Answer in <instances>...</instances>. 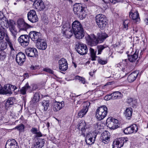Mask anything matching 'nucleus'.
Segmentation results:
<instances>
[{
  "label": "nucleus",
  "mask_w": 148,
  "mask_h": 148,
  "mask_svg": "<svg viewBox=\"0 0 148 148\" xmlns=\"http://www.w3.org/2000/svg\"><path fill=\"white\" fill-rule=\"evenodd\" d=\"M108 36V35L105 33H102L98 34L97 38L94 34L88 35L85 36V38L88 45L93 46L102 42Z\"/></svg>",
  "instance_id": "obj_1"
},
{
  "label": "nucleus",
  "mask_w": 148,
  "mask_h": 148,
  "mask_svg": "<svg viewBox=\"0 0 148 148\" xmlns=\"http://www.w3.org/2000/svg\"><path fill=\"white\" fill-rule=\"evenodd\" d=\"M5 20L4 23L0 22V31H2L5 29V28H9L10 31L14 36V38H16L17 30L15 27V23L13 20H10L8 21L7 18L4 19Z\"/></svg>",
  "instance_id": "obj_2"
},
{
  "label": "nucleus",
  "mask_w": 148,
  "mask_h": 148,
  "mask_svg": "<svg viewBox=\"0 0 148 148\" xmlns=\"http://www.w3.org/2000/svg\"><path fill=\"white\" fill-rule=\"evenodd\" d=\"M95 21L98 27L101 29H104L108 24L106 16L102 14L97 15L95 17Z\"/></svg>",
  "instance_id": "obj_3"
},
{
  "label": "nucleus",
  "mask_w": 148,
  "mask_h": 148,
  "mask_svg": "<svg viewBox=\"0 0 148 148\" xmlns=\"http://www.w3.org/2000/svg\"><path fill=\"white\" fill-rule=\"evenodd\" d=\"M108 109L105 106H103L97 109L96 113V116L99 120L104 119L106 116Z\"/></svg>",
  "instance_id": "obj_4"
},
{
  "label": "nucleus",
  "mask_w": 148,
  "mask_h": 148,
  "mask_svg": "<svg viewBox=\"0 0 148 148\" xmlns=\"http://www.w3.org/2000/svg\"><path fill=\"white\" fill-rule=\"evenodd\" d=\"M73 11L78 17L82 19L85 18L86 16V12L81 4L76 3L73 5Z\"/></svg>",
  "instance_id": "obj_5"
},
{
  "label": "nucleus",
  "mask_w": 148,
  "mask_h": 148,
  "mask_svg": "<svg viewBox=\"0 0 148 148\" xmlns=\"http://www.w3.org/2000/svg\"><path fill=\"white\" fill-rule=\"evenodd\" d=\"M17 89V87L15 86L10 84H7L4 86V89H2L1 87L0 88V94L6 95L8 94H11L12 91Z\"/></svg>",
  "instance_id": "obj_6"
},
{
  "label": "nucleus",
  "mask_w": 148,
  "mask_h": 148,
  "mask_svg": "<svg viewBox=\"0 0 148 148\" xmlns=\"http://www.w3.org/2000/svg\"><path fill=\"white\" fill-rule=\"evenodd\" d=\"M106 124L108 127L112 130H115L119 127L118 120L111 117L107 119Z\"/></svg>",
  "instance_id": "obj_7"
},
{
  "label": "nucleus",
  "mask_w": 148,
  "mask_h": 148,
  "mask_svg": "<svg viewBox=\"0 0 148 148\" xmlns=\"http://www.w3.org/2000/svg\"><path fill=\"white\" fill-rule=\"evenodd\" d=\"M18 41L21 46L25 47L29 44V37L27 35H22L18 38Z\"/></svg>",
  "instance_id": "obj_8"
},
{
  "label": "nucleus",
  "mask_w": 148,
  "mask_h": 148,
  "mask_svg": "<svg viewBox=\"0 0 148 148\" xmlns=\"http://www.w3.org/2000/svg\"><path fill=\"white\" fill-rule=\"evenodd\" d=\"M77 46L76 50L79 54L84 55L87 53L88 49L85 45L79 42Z\"/></svg>",
  "instance_id": "obj_9"
},
{
  "label": "nucleus",
  "mask_w": 148,
  "mask_h": 148,
  "mask_svg": "<svg viewBox=\"0 0 148 148\" xmlns=\"http://www.w3.org/2000/svg\"><path fill=\"white\" fill-rule=\"evenodd\" d=\"M128 140L127 138L124 137L116 139L113 142L114 147L113 148H121L123 146L124 143H126Z\"/></svg>",
  "instance_id": "obj_10"
},
{
  "label": "nucleus",
  "mask_w": 148,
  "mask_h": 148,
  "mask_svg": "<svg viewBox=\"0 0 148 148\" xmlns=\"http://www.w3.org/2000/svg\"><path fill=\"white\" fill-rule=\"evenodd\" d=\"M27 16L28 20L32 23H35L38 20L36 12L34 10H30L27 13Z\"/></svg>",
  "instance_id": "obj_11"
},
{
  "label": "nucleus",
  "mask_w": 148,
  "mask_h": 148,
  "mask_svg": "<svg viewBox=\"0 0 148 148\" xmlns=\"http://www.w3.org/2000/svg\"><path fill=\"white\" fill-rule=\"evenodd\" d=\"M96 134L88 132L86 134V142L87 144L91 145L94 143L96 137Z\"/></svg>",
  "instance_id": "obj_12"
},
{
  "label": "nucleus",
  "mask_w": 148,
  "mask_h": 148,
  "mask_svg": "<svg viewBox=\"0 0 148 148\" xmlns=\"http://www.w3.org/2000/svg\"><path fill=\"white\" fill-rule=\"evenodd\" d=\"M28 36L33 41L37 42L41 39V34L35 31H32L29 32Z\"/></svg>",
  "instance_id": "obj_13"
},
{
  "label": "nucleus",
  "mask_w": 148,
  "mask_h": 148,
  "mask_svg": "<svg viewBox=\"0 0 148 148\" xmlns=\"http://www.w3.org/2000/svg\"><path fill=\"white\" fill-rule=\"evenodd\" d=\"M25 60V56L23 53L20 52L16 55V60L19 65L21 66L23 64Z\"/></svg>",
  "instance_id": "obj_14"
},
{
  "label": "nucleus",
  "mask_w": 148,
  "mask_h": 148,
  "mask_svg": "<svg viewBox=\"0 0 148 148\" xmlns=\"http://www.w3.org/2000/svg\"><path fill=\"white\" fill-rule=\"evenodd\" d=\"M90 103L88 101H86L84 103V107L82 110L78 113V116L80 118L83 117L86 114L88 110Z\"/></svg>",
  "instance_id": "obj_15"
},
{
  "label": "nucleus",
  "mask_w": 148,
  "mask_h": 148,
  "mask_svg": "<svg viewBox=\"0 0 148 148\" xmlns=\"http://www.w3.org/2000/svg\"><path fill=\"white\" fill-rule=\"evenodd\" d=\"M138 126L136 124L131 125L123 130L124 133L126 134L136 133L138 130Z\"/></svg>",
  "instance_id": "obj_16"
},
{
  "label": "nucleus",
  "mask_w": 148,
  "mask_h": 148,
  "mask_svg": "<svg viewBox=\"0 0 148 148\" xmlns=\"http://www.w3.org/2000/svg\"><path fill=\"white\" fill-rule=\"evenodd\" d=\"M83 29L82 25L78 21H75L72 24V29L74 33Z\"/></svg>",
  "instance_id": "obj_17"
},
{
  "label": "nucleus",
  "mask_w": 148,
  "mask_h": 148,
  "mask_svg": "<svg viewBox=\"0 0 148 148\" xmlns=\"http://www.w3.org/2000/svg\"><path fill=\"white\" fill-rule=\"evenodd\" d=\"M26 55L29 57H36L37 53V49L34 48H29L26 49Z\"/></svg>",
  "instance_id": "obj_18"
},
{
  "label": "nucleus",
  "mask_w": 148,
  "mask_h": 148,
  "mask_svg": "<svg viewBox=\"0 0 148 148\" xmlns=\"http://www.w3.org/2000/svg\"><path fill=\"white\" fill-rule=\"evenodd\" d=\"M5 148H19L17 142L14 139L8 140L5 145Z\"/></svg>",
  "instance_id": "obj_19"
},
{
  "label": "nucleus",
  "mask_w": 148,
  "mask_h": 148,
  "mask_svg": "<svg viewBox=\"0 0 148 148\" xmlns=\"http://www.w3.org/2000/svg\"><path fill=\"white\" fill-rule=\"evenodd\" d=\"M36 46L38 49L43 50L46 49L47 45L45 42L40 39L36 42Z\"/></svg>",
  "instance_id": "obj_20"
},
{
  "label": "nucleus",
  "mask_w": 148,
  "mask_h": 148,
  "mask_svg": "<svg viewBox=\"0 0 148 148\" xmlns=\"http://www.w3.org/2000/svg\"><path fill=\"white\" fill-rule=\"evenodd\" d=\"M33 5L39 11H41L45 8L43 3L41 0H36L34 3Z\"/></svg>",
  "instance_id": "obj_21"
},
{
  "label": "nucleus",
  "mask_w": 148,
  "mask_h": 148,
  "mask_svg": "<svg viewBox=\"0 0 148 148\" xmlns=\"http://www.w3.org/2000/svg\"><path fill=\"white\" fill-rule=\"evenodd\" d=\"M18 27L21 30H25L26 28L28 27L29 25L25 23L22 19H19L17 21Z\"/></svg>",
  "instance_id": "obj_22"
},
{
  "label": "nucleus",
  "mask_w": 148,
  "mask_h": 148,
  "mask_svg": "<svg viewBox=\"0 0 148 148\" xmlns=\"http://www.w3.org/2000/svg\"><path fill=\"white\" fill-rule=\"evenodd\" d=\"M64 105L63 101H62L61 102L56 101L54 103V106L53 108V110L54 111H58L61 109Z\"/></svg>",
  "instance_id": "obj_23"
},
{
  "label": "nucleus",
  "mask_w": 148,
  "mask_h": 148,
  "mask_svg": "<svg viewBox=\"0 0 148 148\" xmlns=\"http://www.w3.org/2000/svg\"><path fill=\"white\" fill-rule=\"evenodd\" d=\"M110 134L108 132L105 131L102 134V142L105 144L108 143L110 141Z\"/></svg>",
  "instance_id": "obj_24"
},
{
  "label": "nucleus",
  "mask_w": 148,
  "mask_h": 148,
  "mask_svg": "<svg viewBox=\"0 0 148 148\" xmlns=\"http://www.w3.org/2000/svg\"><path fill=\"white\" fill-rule=\"evenodd\" d=\"M129 16L130 18H132L133 20H135L136 22L140 20L138 13L137 11L134 12L132 10L130 12Z\"/></svg>",
  "instance_id": "obj_25"
},
{
  "label": "nucleus",
  "mask_w": 148,
  "mask_h": 148,
  "mask_svg": "<svg viewBox=\"0 0 148 148\" xmlns=\"http://www.w3.org/2000/svg\"><path fill=\"white\" fill-rule=\"evenodd\" d=\"M138 51L136 50L134 53L133 54L128 55V60L131 62H135L138 57Z\"/></svg>",
  "instance_id": "obj_26"
},
{
  "label": "nucleus",
  "mask_w": 148,
  "mask_h": 148,
  "mask_svg": "<svg viewBox=\"0 0 148 148\" xmlns=\"http://www.w3.org/2000/svg\"><path fill=\"white\" fill-rule=\"evenodd\" d=\"M45 143L44 139L39 138L34 143V147L35 148H41L44 146Z\"/></svg>",
  "instance_id": "obj_27"
},
{
  "label": "nucleus",
  "mask_w": 148,
  "mask_h": 148,
  "mask_svg": "<svg viewBox=\"0 0 148 148\" xmlns=\"http://www.w3.org/2000/svg\"><path fill=\"white\" fill-rule=\"evenodd\" d=\"M110 97L113 100L121 99L123 97V95L119 91H116L110 94Z\"/></svg>",
  "instance_id": "obj_28"
},
{
  "label": "nucleus",
  "mask_w": 148,
  "mask_h": 148,
  "mask_svg": "<svg viewBox=\"0 0 148 148\" xmlns=\"http://www.w3.org/2000/svg\"><path fill=\"white\" fill-rule=\"evenodd\" d=\"M138 73V71H135L132 73L128 77V80L130 82L134 81L136 79Z\"/></svg>",
  "instance_id": "obj_29"
},
{
  "label": "nucleus",
  "mask_w": 148,
  "mask_h": 148,
  "mask_svg": "<svg viewBox=\"0 0 148 148\" xmlns=\"http://www.w3.org/2000/svg\"><path fill=\"white\" fill-rule=\"evenodd\" d=\"M62 33L67 38L71 37L73 35V34H74L72 29V28H71L70 27H69L68 29L63 31Z\"/></svg>",
  "instance_id": "obj_30"
},
{
  "label": "nucleus",
  "mask_w": 148,
  "mask_h": 148,
  "mask_svg": "<svg viewBox=\"0 0 148 148\" xmlns=\"http://www.w3.org/2000/svg\"><path fill=\"white\" fill-rule=\"evenodd\" d=\"M86 125V123L84 121H82L78 124V129L80 130L82 132V133H84L85 131V127Z\"/></svg>",
  "instance_id": "obj_31"
},
{
  "label": "nucleus",
  "mask_w": 148,
  "mask_h": 148,
  "mask_svg": "<svg viewBox=\"0 0 148 148\" xmlns=\"http://www.w3.org/2000/svg\"><path fill=\"white\" fill-rule=\"evenodd\" d=\"M75 37L77 39H82L84 36V29L80 30L79 32L74 33Z\"/></svg>",
  "instance_id": "obj_32"
},
{
  "label": "nucleus",
  "mask_w": 148,
  "mask_h": 148,
  "mask_svg": "<svg viewBox=\"0 0 148 148\" xmlns=\"http://www.w3.org/2000/svg\"><path fill=\"white\" fill-rule=\"evenodd\" d=\"M40 94V93L39 92H36L35 93L32 100V102L33 103H35L39 101Z\"/></svg>",
  "instance_id": "obj_33"
},
{
  "label": "nucleus",
  "mask_w": 148,
  "mask_h": 148,
  "mask_svg": "<svg viewBox=\"0 0 148 148\" xmlns=\"http://www.w3.org/2000/svg\"><path fill=\"white\" fill-rule=\"evenodd\" d=\"M30 87L29 86L28 84L27 83L25 86L22 87L20 90V93L24 95L26 94V91L30 89Z\"/></svg>",
  "instance_id": "obj_34"
},
{
  "label": "nucleus",
  "mask_w": 148,
  "mask_h": 148,
  "mask_svg": "<svg viewBox=\"0 0 148 148\" xmlns=\"http://www.w3.org/2000/svg\"><path fill=\"white\" fill-rule=\"evenodd\" d=\"M132 109L131 108H128L126 109L124 114L126 118L128 119H130V117L132 115Z\"/></svg>",
  "instance_id": "obj_35"
},
{
  "label": "nucleus",
  "mask_w": 148,
  "mask_h": 148,
  "mask_svg": "<svg viewBox=\"0 0 148 148\" xmlns=\"http://www.w3.org/2000/svg\"><path fill=\"white\" fill-rule=\"evenodd\" d=\"M41 104L43 107L44 111H46L48 109L49 105V101L48 100H43L40 102Z\"/></svg>",
  "instance_id": "obj_36"
},
{
  "label": "nucleus",
  "mask_w": 148,
  "mask_h": 148,
  "mask_svg": "<svg viewBox=\"0 0 148 148\" xmlns=\"http://www.w3.org/2000/svg\"><path fill=\"white\" fill-rule=\"evenodd\" d=\"M31 132L33 134H36L37 136L39 137L42 136L41 132L36 128H32L31 130Z\"/></svg>",
  "instance_id": "obj_37"
},
{
  "label": "nucleus",
  "mask_w": 148,
  "mask_h": 148,
  "mask_svg": "<svg viewBox=\"0 0 148 148\" xmlns=\"http://www.w3.org/2000/svg\"><path fill=\"white\" fill-rule=\"evenodd\" d=\"M89 50L92 60L93 61L95 60H96V58L97 57L96 56V52L92 48H90Z\"/></svg>",
  "instance_id": "obj_38"
},
{
  "label": "nucleus",
  "mask_w": 148,
  "mask_h": 148,
  "mask_svg": "<svg viewBox=\"0 0 148 148\" xmlns=\"http://www.w3.org/2000/svg\"><path fill=\"white\" fill-rule=\"evenodd\" d=\"M15 100V99L13 97H10L9 98L6 103L7 106L13 105Z\"/></svg>",
  "instance_id": "obj_39"
},
{
  "label": "nucleus",
  "mask_w": 148,
  "mask_h": 148,
  "mask_svg": "<svg viewBox=\"0 0 148 148\" xmlns=\"http://www.w3.org/2000/svg\"><path fill=\"white\" fill-rule=\"evenodd\" d=\"M4 38L9 46L13 45L12 42L11 40L10 39L8 34L6 33V32H5V36Z\"/></svg>",
  "instance_id": "obj_40"
},
{
  "label": "nucleus",
  "mask_w": 148,
  "mask_h": 148,
  "mask_svg": "<svg viewBox=\"0 0 148 148\" xmlns=\"http://www.w3.org/2000/svg\"><path fill=\"white\" fill-rule=\"evenodd\" d=\"M130 23V21L128 20L124 21L123 22V29L124 30H126L128 29V24Z\"/></svg>",
  "instance_id": "obj_41"
},
{
  "label": "nucleus",
  "mask_w": 148,
  "mask_h": 148,
  "mask_svg": "<svg viewBox=\"0 0 148 148\" xmlns=\"http://www.w3.org/2000/svg\"><path fill=\"white\" fill-rule=\"evenodd\" d=\"M59 68L60 70L62 71H65L68 69V64H63V65L59 66Z\"/></svg>",
  "instance_id": "obj_42"
},
{
  "label": "nucleus",
  "mask_w": 148,
  "mask_h": 148,
  "mask_svg": "<svg viewBox=\"0 0 148 148\" xmlns=\"http://www.w3.org/2000/svg\"><path fill=\"white\" fill-rule=\"evenodd\" d=\"M106 48V47L104 45H99L97 46L98 49V54H100L101 53L102 50Z\"/></svg>",
  "instance_id": "obj_43"
},
{
  "label": "nucleus",
  "mask_w": 148,
  "mask_h": 148,
  "mask_svg": "<svg viewBox=\"0 0 148 148\" xmlns=\"http://www.w3.org/2000/svg\"><path fill=\"white\" fill-rule=\"evenodd\" d=\"M76 79H78L79 82H80L83 84H84L85 83V79L84 78L80 77L78 75L76 76L75 77Z\"/></svg>",
  "instance_id": "obj_44"
},
{
  "label": "nucleus",
  "mask_w": 148,
  "mask_h": 148,
  "mask_svg": "<svg viewBox=\"0 0 148 148\" xmlns=\"http://www.w3.org/2000/svg\"><path fill=\"white\" fill-rule=\"evenodd\" d=\"M6 31L5 29L2 31H0V40H2L4 38Z\"/></svg>",
  "instance_id": "obj_45"
},
{
  "label": "nucleus",
  "mask_w": 148,
  "mask_h": 148,
  "mask_svg": "<svg viewBox=\"0 0 148 148\" xmlns=\"http://www.w3.org/2000/svg\"><path fill=\"white\" fill-rule=\"evenodd\" d=\"M24 128V125L23 124H20L15 127V129H17L20 131H21Z\"/></svg>",
  "instance_id": "obj_46"
},
{
  "label": "nucleus",
  "mask_w": 148,
  "mask_h": 148,
  "mask_svg": "<svg viewBox=\"0 0 148 148\" xmlns=\"http://www.w3.org/2000/svg\"><path fill=\"white\" fill-rule=\"evenodd\" d=\"M59 66L63 65L66 64H67V62L65 59L64 58H62L59 61Z\"/></svg>",
  "instance_id": "obj_47"
},
{
  "label": "nucleus",
  "mask_w": 148,
  "mask_h": 148,
  "mask_svg": "<svg viewBox=\"0 0 148 148\" xmlns=\"http://www.w3.org/2000/svg\"><path fill=\"white\" fill-rule=\"evenodd\" d=\"M9 47L11 49L10 55L11 56H13L15 55V51L13 47V45L10 46Z\"/></svg>",
  "instance_id": "obj_48"
},
{
  "label": "nucleus",
  "mask_w": 148,
  "mask_h": 148,
  "mask_svg": "<svg viewBox=\"0 0 148 148\" xmlns=\"http://www.w3.org/2000/svg\"><path fill=\"white\" fill-rule=\"evenodd\" d=\"M6 57L5 53L4 52H0V60H3Z\"/></svg>",
  "instance_id": "obj_49"
},
{
  "label": "nucleus",
  "mask_w": 148,
  "mask_h": 148,
  "mask_svg": "<svg viewBox=\"0 0 148 148\" xmlns=\"http://www.w3.org/2000/svg\"><path fill=\"white\" fill-rule=\"evenodd\" d=\"M98 63L102 65H103L106 64L107 63V61L106 60H104L101 59L99 58L98 60Z\"/></svg>",
  "instance_id": "obj_50"
},
{
  "label": "nucleus",
  "mask_w": 148,
  "mask_h": 148,
  "mask_svg": "<svg viewBox=\"0 0 148 148\" xmlns=\"http://www.w3.org/2000/svg\"><path fill=\"white\" fill-rule=\"evenodd\" d=\"M5 18H6L4 16L3 13L0 12V22L4 23L5 20L4 19Z\"/></svg>",
  "instance_id": "obj_51"
},
{
  "label": "nucleus",
  "mask_w": 148,
  "mask_h": 148,
  "mask_svg": "<svg viewBox=\"0 0 148 148\" xmlns=\"http://www.w3.org/2000/svg\"><path fill=\"white\" fill-rule=\"evenodd\" d=\"M68 24L67 23L63 24L62 26V32L68 29L69 27H68Z\"/></svg>",
  "instance_id": "obj_52"
},
{
  "label": "nucleus",
  "mask_w": 148,
  "mask_h": 148,
  "mask_svg": "<svg viewBox=\"0 0 148 148\" xmlns=\"http://www.w3.org/2000/svg\"><path fill=\"white\" fill-rule=\"evenodd\" d=\"M30 68L32 70H35L38 69L39 68V66L37 65L35 66H34V65H32L30 66Z\"/></svg>",
  "instance_id": "obj_53"
},
{
  "label": "nucleus",
  "mask_w": 148,
  "mask_h": 148,
  "mask_svg": "<svg viewBox=\"0 0 148 148\" xmlns=\"http://www.w3.org/2000/svg\"><path fill=\"white\" fill-rule=\"evenodd\" d=\"M44 71L51 74H53V71L49 68H45L44 69Z\"/></svg>",
  "instance_id": "obj_54"
},
{
  "label": "nucleus",
  "mask_w": 148,
  "mask_h": 148,
  "mask_svg": "<svg viewBox=\"0 0 148 148\" xmlns=\"http://www.w3.org/2000/svg\"><path fill=\"white\" fill-rule=\"evenodd\" d=\"M1 45L3 49H5L6 48L7 44L5 43H2Z\"/></svg>",
  "instance_id": "obj_55"
},
{
  "label": "nucleus",
  "mask_w": 148,
  "mask_h": 148,
  "mask_svg": "<svg viewBox=\"0 0 148 148\" xmlns=\"http://www.w3.org/2000/svg\"><path fill=\"white\" fill-rule=\"evenodd\" d=\"M110 94L104 97L105 99L107 100H110V99H111V98L110 97Z\"/></svg>",
  "instance_id": "obj_56"
},
{
  "label": "nucleus",
  "mask_w": 148,
  "mask_h": 148,
  "mask_svg": "<svg viewBox=\"0 0 148 148\" xmlns=\"http://www.w3.org/2000/svg\"><path fill=\"white\" fill-rule=\"evenodd\" d=\"M133 101L132 99L131 98L128 99L127 100V102L129 103H131Z\"/></svg>",
  "instance_id": "obj_57"
},
{
  "label": "nucleus",
  "mask_w": 148,
  "mask_h": 148,
  "mask_svg": "<svg viewBox=\"0 0 148 148\" xmlns=\"http://www.w3.org/2000/svg\"><path fill=\"white\" fill-rule=\"evenodd\" d=\"M28 74L27 73H25L24 74V77H28Z\"/></svg>",
  "instance_id": "obj_58"
},
{
  "label": "nucleus",
  "mask_w": 148,
  "mask_h": 148,
  "mask_svg": "<svg viewBox=\"0 0 148 148\" xmlns=\"http://www.w3.org/2000/svg\"><path fill=\"white\" fill-rule=\"evenodd\" d=\"M145 22L147 25H148V17L146 18L145 20Z\"/></svg>",
  "instance_id": "obj_59"
},
{
  "label": "nucleus",
  "mask_w": 148,
  "mask_h": 148,
  "mask_svg": "<svg viewBox=\"0 0 148 148\" xmlns=\"http://www.w3.org/2000/svg\"><path fill=\"white\" fill-rule=\"evenodd\" d=\"M110 2L112 3H113L114 4L115 3V1L114 0H109Z\"/></svg>",
  "instance_id": "obj_60"
},
{
  "label": "nucleus",
  "mask_w": 148,
  "mask_h": 148,
  "mask_svg": "<svg viewBox=\"0 0 148 148\" xmlns=\"http://www.w3.org/2000/svg\"><path fill=\"white\" fill-rule=\"evenodd\" d=\"M49 122H47V127H49Z\"/></svg>",
  "instance_id": "obj_61"
},
{
  "label": "nucleus",
  "mask_w": 148,
  "mask_h": 148,
  "mask_svg": "<svg viewBox=\"0 0 148 148\" xmlns=\"http://www.w3.org/2000/svg\"><path fill=\"white\" fill-rule=\"evenodd\" d=\"M29 1H32L33 2H34L35 1H36V0H29Z\"/></svg>",
  "instance_id": "obj_62"
},
{
  "label": "nucleus",
  "mask_w": 148,
  "mask_h": 148,
  "mask_svg": "<svg viewBox=\"0 0 148 148\" xmlns=\"http://www.w3.org/2000/svg\"><path fill=\"white\" fill-rule=\"evenodd\" d=\"M127 59H124V61H125V62H127Z\"/></svg>",
  "instance_id": "obj_63"
},
{
  "label": "nucleus",
  "mask_w": 148,
  "mask_h": 148,
  "mask_svg": "<svg viewBox=\"0 0 148 148\" xmlns=\"http://www.w3.org/2000/svg\"><path fill=\"white\" fill-rule=\"evenodd\" d=\"M74 66L75 68L76 67V64H74Z\"/></svg>",
  "instance_id": "obj_64"
}]
</instances>
